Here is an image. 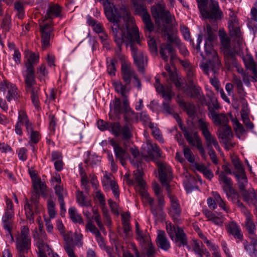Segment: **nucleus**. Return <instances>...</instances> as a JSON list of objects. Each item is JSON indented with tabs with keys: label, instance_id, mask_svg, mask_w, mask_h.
<instances>
[{
	"label": "nucleus",
	"instance_id": "f3484780",
	"mask_svg": "<svg viewBox=\"0 0 257 257\" xmlns=\"http://www.w3.org/2000/svg\"><path fill=\"white\" fill-rule=\"evenodd\" d=\"M40 32L41 34V45L43 50H46L50 46V40L52 36L53 28L51 20L45 22L43 20L40 23Z\"/></svg>",
	"mask_w": 257,
	"mask_h": 257
},
{
	"label": "nucleus",
	"instance_id": "c9c22d12",
	"mask_svg": "<svg viewBox=\"0 0 257 257\" xmlns=\"http://www.w3.org/2000/svg\"><path fill=\"white\" fill-rule=\"evenodd\" d=\"M158 246L161 249L167 251L171 247L170 241L166 236L164 231L160 230L157 237Z\"/></svg>",
	"mask_w": 257,
	"mask_h": 257
},
{
	"label": "nucleus",
	"instance_id": "b1692460",
	"mask_svg": "<svg viewBox=\"0 0 257 257\" xmlns=\"http://www.w3.org/2000/svg\"><path fill=\"white\" fill-rule=\"evenodd\" d=\"M101 182L103 189L105 191H109L111 189L115 197L118 198L119 195L118 186L115 181L111 180L110 174H105L102 179Z\"/></svg>",
	"mask_w": 257,
	"mask_h": 257
},
{
	"label": "nucleus",
	"instance_id": "e2e57ef3",
	"mask_svg": "<svg viewBox=\"0 0 257 257\" xmlns=\"http://www.w3.org/2000/svg\"><path fill=\"white\" fill-rule=\"evenodd\" d=\"M242 78L243 82L247 87H249L250 86L251 80L253 81H257V76L255 77L254 75L251 76L247 72L246 73H243V76H242Z\"/></svg>",
	"mask_w": 257,
	"mask_h": 257
},
{
	"label": "nucleus",
	"instance_id": "a18cd8bd",
	"mask_svg": "<svg viewBox=\"0 0 257 257\" xmlns=\"http://www.w3.org/2000/svg\"><path fill=\"white\" fill-rule=\"evenodd\" d=\"M136 233L137 234L136 239L139 242L141 246H144L151 242L148 232L146 230H141Z\"/></svg>",
	"mask_w": 257,
	"mask_h": 257
},
{
	"label": "nucleus",
	"instance_id": "ddd939ff",
	"mask_svg": "<svg viewBox=\"0 0 257 257\" xmlns=\"http://www.w3.org/2000/svg\"><path fill=\"white\" fill-rule=\"evenodd\" d=\"M131 2L135 9V14L141 16L146 30L150 33L152 32L154 26L146 6L143 3L139 2L138 0H132Z\"/></svg>",
	"mask_w": 257,
	"mask_h": 257
},
{
	"label": "nucleus",
	"instance_id": "5fc2aeb1",
	"mask_svg": "<svg viewBox=\"0 0 257 257\" xmlns=\"http://www.w3.org/2000/svg\"><path fill=\"white\" fill-rule=\"evenodd\" d=\"M212 195L215 199L216 202L219 206L224 211L228 212L229 209L227 206H226L225 202L222 200L219 194L217 192L213 191L212 192Z\"/></svg>",
	"mask_w": 257,
	"mask_h": 257
},
{
	"label": "nucleus",
	"instance_id": "2f4dec72",
	"mask_svg": "<svg viewBox=\"0 0 257 257\" xmlns=\"http://www.w3.org/2000/svg\"><path fill=\"white\" fill-rule=\"evenodd\" d=\"M109 117L111 119H114V116H118L122 113V109L121 106V102L119 98H115L110 103Z\"/></svg>",
	"mask_w": 257,
	"mask_h": 257
},
{
	"label": "nucleus",
	"instance_id": "774afa93",
	"mask_svg": "<svg viewBox=\"0 0 257 257\" xmlns=\"http://www.w3.org/2000/svg\"><path fill=\"white\" fill-rule=\"evenodd\" d=\"M55 190L56 195L58 196V200L64 199V197L67 195L66 191L60 185H56Z\"/></svg>",
	"mask_w": 257,
	"mask_h": 257
},
{
	"label": "nucleus",
	"instance_id": "39448f33",
	"mask_svg": "<svg viewBox=\"0 0 257 257\" xmlns=\"http://www.w3.org/2000/svg\"><path fill=\"white\" fill-rule=\"evenodd\" d=\"M252 218V215L249 212L246 213L245 227L247 232L250 244L247 240H245L243 241V245L244 249L248 252L251 257H257L256 226Z\"/></svg>",
	"mask_w": 257,
	"mask_h": 257
},
{
	"label": "nucleus",
	"instance_id": "dca6fc26",
	"mask_svg": "<svg viewBox=\"0 0 257 257\" xmlns=\"http://www.w3.org/2000/svg\"><path fill=\"white\" fill-rule=\"evenodd\" d=\"M30 231L28 227L23 226L21 227V233L16 238V248L20 252H23L29 249L31 245Z\"/></svg>",
	"mask_w": 257,
	"mask_h": 257
},
{
	"label": "nucleus",
	"instance_id": "e433bc0d",
	"mask_svg": "<svg viewBox=\"0 0 257 257\" xmlns=\"http://www.w3.org/2000/svg\"><path fill=\"white\" fill-rule=\"evenodd\" d=\"M154 86L156 91L161 94L163 98L168 97L169 100L172 99V92L171 89L168 88L166 89L164 86L161 84L160 79L157 75L155 77Z\"/></svg>",
	"mask_w": 257,
	"mask_h": 257
},
{
	"label": "nucleus",
	"instance_id": "9d476101",
	"mask_svg": "<svg viewBox=\"0 0 257 257\" xmlns=\"http://www.w3.org/2000/svg\"><path fill=\"white\" fill-rule=\"evenodd\" d=\"M166 228L170 238L177 246H184L187 245V236L182 228L175 225L170 222H167Z\"/></svg>",
	"mask_w": 257,
	"mask_h": 257
},
{
	"label": "nucleus",
	"instance_id": "69168bd1",
	"mask_svg": "<svg viewBox=\"0 0 257 257\" xmlns=\"http://www.w3.org/2000/svg\"><path fill=\"white\" fill-rule=\"evenodd\" d=\"M116 60L115 59L110 60V63L107 65V71L108 74L111 76H115V64Z\"/></svg>",
	"mask_w": 257,
	"mask_h": 257
},
{
	"label": "nucleus",
	"instance_id": "052dcab7",
	"mask_svg": "<svg viewBox=\"0 0 257 257\" xmlns=\"http://www.w3.org/2000/svg\"><path fill=\"white\" fill-rule=\"evenodd\" d=\"M15 9L17 12V16L18 18L20 19H23L25 15L23 4L20 2H16L15 3Z\"/></svg>",
	"mask_w": 257,
	"mask_h": 257
},
{
	"label": "nucleus",
	"instance_id": "bf43d9fd",
	"mask_svg": "<svg viewBox=\"0 0 257 257\" xmlns=\"http://www.w3.org/2000/svg\"><path fill=\"white\" fill-rule=\"evenodd\" d=\"M76 200L81 206L88 207L90 205L89 201H85V197L82 192H79L76 195Z\"/></svg>",
	"mask_w": 257,
	"mask_h": 257
},
{
	"label": "nucleus",
	"instance_id": "603ef678",
	"mask_svg": "<svg viewBox=\"0 0 257 257\" xmlns=\"http://www.w3.org/2000/svg\"><path fill=\"white\" fill-rule=\"evenodd\" d=\"M243 198L244 200L248 203L254 205L257 204V191L250 193L245 192L243 194Z\"/></svg>",
	"mask_w": 257,
	"mask_h": 257
},
{
	"label": "nucleus",
	"instance_id": "8fccbe9b",
	"mask_svg": "<svg viewBox=\"0 0 257 257\" xmlns=\"http://www.w3.org/2000/svg\"><path fill=\"white\" fill-rule=\"evenodd\" d=\"M130 152L134 159L136 160V163L135 162L134 160H131L132 164L134 165H136L137 167H139L138 163L140 162L142 159V155H141L139 150L138 148L134 147L130 148Z\"/></svg>",
	"mask_w": 257,
	"mask_h": 257
},
{
	"label": "nucleus",
	"instance_id": "393cba45",
	"mask_svg": "<svg viewBox=\"0 0 257 257\" xmlns=\"http://www.w3.org/2000/svg\"><path fill=\"white\" fill-rule=\"evenodd\" d=\"M226 230L227 233L236 240L237 243L243 240V235L241 228L235 221L228 222L226 225Z\"/></svg>",
	"mask_w": 257,
	"mask_h": 257
},
{
	"label": "nucleus",
	"instance_id": "1a4fd4ad",
	"mask_svg": "<svg viewBox=\"0 0 257 257\" xmlns=\"http://www.w3.org/2000/svg\"><path fill=\"white\" fill-rule=\"evenodd\" d=\"M223 171L220 173V183H223L222 189L225 192L228 199L233 200L237 197L236 192L232 187V182L230 178L227 175H233L234 172L231 170L228 164H223L222 166Z\"/></svg>",
	"mask_w": 257,
	"mask_h": 257
},
{
	"label": "nucleus",
	"instance_id": "bb28decb",
	"mask_svg": "<svg viewBox=\"0 0 257 257\" xmlns=\"http://www.w3.org/2000/svg\"><path fill=\"white\" fill-rule=\"evenodd\" d=\"M14 216V213L5 212L2 217L4 227L8 231L6 236L10 238L12 242L14 241V239L11 233L12 218Z\"/></svg>",
	"mask_w": 257,
	"mask_h": 257
},
{
	"label": "nucleus",
	"instance_id": "de8ad7c7",
	"mask_svg": "<svg viewBox=\"0 0 257 257\" xmlns=\"http://www.w3.org/2000/svg\"><path fill=\"white\" fill-rule=\"evenodd\" d=\"M138 171L140 172V173H141V178H142V180L143 181L144 186V188H145V182H144V180L143 179V172L141 170H140L138 168L136 170L134 171L133 180L131 179L130 178L129 174H126L124 176V180L126 181V183L129 185H134V186H135V188L136 190V187L138 185V183L136 182V179H135V175L136 174V172H138Z\"/></svg>",
	"mask_w": 257,
	"mask_h": 257
},
{
	"label": "nucleus",
	"instance_id": "37998d69",
	"mask_svg": "<svg viewBox=\"0 0 257 257\" xmlns=\"http://www.w3.org/2000/svg\"><path fill=\"white\" fill-rule=\"evenodd\" d=\"M147 146L149 149L148 152V156L151 159H154L155 157L159 158L161 157L162 152L157 144L148 143Z\"/></svg>",
	"mask_w": 257,
	"mask_h": 257
},
{
	"label": "nucleus",
	"instance_id": "338daca9",
	"mask_svg": "<svg viewBox=\"0 0 257 257\" xmlns=\"http://www.w3.org/2000/svg\"><path fill=\"white\" fill-rule=\"evenodd\" d=\"M194 146H195L198 150L202 158L205 160H206L207 156L206 154L205 150L203 147L202 143L200 139H198L197 142H196Z\"/></svg>",
	"mask_w": 257,
	"mask_h": 257
},
{
	"label": "nucleus",
	"instance_id": "f03ea898",
	"mask_svg": "<svg viewBox=\"0 0 257 257\" xmlns=\"http://www.w3.org/2000/svg\"><path fill=\"white\" fill-rule=\"evenodd\" d=\"M116 33L113 34L114 42L116 38ZM117 37L122 40V44L124 43L126 46H129L132 51V54L135 64L138 68V70L140 72H144V68L147 63V57L145 56L144 53L139 51L135 46V44H140V40L138 27L133 26L132 29H127V35H125V33L122 31L118 32Z\"/></svg>",
	"mask_w": 257,
	"mask_h": 257
},
{
	"label": "nucleus",
	"instance_id": "a878e982",
	"mask_svg": "<svg viewBox=\"0 0 257 257\" xmlns=\"http://www.w3.org/2000/svg\"><path fill=\"white\" fill-rule=\"evenodd\" d=\"M4 89L7 90L6 97L8 101L11 102L13 100L17 101L20 97L18 89L15 84L5 82Z\"/></svg>",
	"mask_w": 257,
	"mask_h": 257
},
{
	"label": "nucleus",
	"instance_id": "5701e85b",
	"mask_svg": "<svg viewBox=\"0 0 257 257\" xmlns=\"http://www.w3.org/2000/svg\"><path fill=\"white\" fill-rule=\"evenodd\" d=\"M33 236L34 239L35 245L38 249L47 248L48 254L50 255V252H52V249L50 248L47 244L46 240L47 238L45 231L42 229L38 231L37 229H36L33 232Z\"/></svg>",
	"mask_w": 257,
	"mask_h": 257
},
{
	"label": "nucleus",
	"instance_id": "49530a36",
	"mask_svg": "<svg viewBox=\"0 0 257 257\" xmlns=\"http://www.w3.org/2000/svg\"><path fill=\"white\" fill-rule=\"evenodd\" d=\"M68 214L71 220L74 223H78L79 224L84 223L81 216L77 212L75 207L71 206L68 209Z\"/></svg>",
	"mask_w": 257,
	"mask_h": 257
},
{
	"label": "nucleus",
	"instance_id": "79ce46f5",
	"mask_svg": "<svg viewBox=\"0 0 257 257\" xmlns=\"http://www.w3.org/2000/svg\"><path fill=\"white\" fill-rule=\"evenodd\" d=\"M232 136L231 129L228 125H224L220 128L219 138L222 140L223 142L229 141Z\"/></svg>",
	"mask_w": 257,
	"mask_h": 257
},
{
	"label": "nucleus",
	"instance_id": "f704fd0d",
	"mask_svg": "<svg viewBox=\"0 0 257 257\" xmlns=\"http://www.w3.org/2000/svg\"><path fill=\"white\" fill-rule=\"evenodd\" d=\"M242 59L246 68L251 70L253 75L257 77V66L251 54H247L243 56Z\"/></svg>",
	"mask_w": 257,
	"mask_h": 257
},
{
	"label": "nucleus",
	"instance_id": "4468645a",
	"mask_svg": "<svg viewBox=\"0 0 257 257\" xmlns=\"http://www.w3.org/2000/svg\"><path fill=\"white\" fill-rule=\"evenodd\" d=\"M209 123L203 119L198 120V127L201 131L206 142L207 149H213L212 146L219 152L221 151L218 143L215 137L213 136L209 131Z\"/></svg>",
	"mask_w": 257,
	"mask_h": 257
},
{
	"label": "nucleus",
	"instance_id": "6e6552de",
	"mask_svg": "<svg viewBox=\"0 0 257 257\" xmlns=\"http://www.w3.org/2000/svg\"><path fill=\"white\" fill-rule=\"evenodd\" d=\"M24 77L26 90L30 94L32 102L35 108H38L40 104V89L39 86L37 85L34 69L29 67L28 69H26L25 74H24Z\"/></svg>",
	"mask_w": 257,
	"mask_h": 257
},
{
	"label": "nucleus",
	"instance_id": "0e129e2a",
	"mask_svg": "<svg viewBox=\"0 0 257 257\" xmlns=\"http://www.w3.org/2000/svg\"><path fill=\"white\" fill-rule=\"evenodd\" d=\"M29 120V119L26 112L23 110H20L17 123L22 125V124L26 123Z\"/></svg>",
	"mask_w": 257,
	"mask_h": 257
},
{
	"label": "nucleus",
	"instance_id": "4d7b16f0",
	"mask_svg": "<svg viewBox=\"0 0 257 257\" xmlns=\"http://www.w3.org/2000/svg\"><path fill=\"white\" fill-rule=\"evenodd\" d=\"M85 228L86 230L89 231L93 234L95 235V237L100 234L99 230L97 229L95 225L93 224L91 220L87 221L85 226Z\"/></svg>",
	"mask_w": 257,
	"mask_h": 257
},
{
	"label": "nucleus",
	"instance_id": "13d9d810",
	"mask_svg": "<svg viewBox=\"0 0 257 257\" xmlns=\"http://www.w3.org/2000/svg\"><path fill=\"white\" fill-rule=\"evenodd\" d=\"M37 73L39 75L40 81H45L44 78L47 76L48 73L45 65L42 64L37 68Z\"/></svg>",
	"mask_w": 257,
	"mask_h": 257
},
{
	"label": "nucleus",
	"instance_id": "aec40b11",
	"mask_svg": "<svg viewBox=\"0 0 257 257\" xmlns=\"http://www.w3.org/2000/svg\"><path fill=\"white\" fill-rule=\"evenodd\" d=\"M112 85L114 87L115 91L117 93H120L123 97V108H122V113L124 112V113H127L128 112H131L133 113L134 112L130 107L128 100L126 96V94L130 91V88H127L125 85H123L120 81L118 80L113 81Z\"/></svg>",
	"mask_w": 257,
	"mask_h": 257
},
{
	"label": "nucleus",
	"instance_id": "20e7f679",
	"mask_svg": "<svg viewBox=\"0 0 257 257\" xmlns=\"http://www.w3.org/2000/svg\"><path fill=\"white\" fill-rule=\"evenodd\" d=\"M135 179L138 183V185L136 187V191L140 194L143 201L150 205L151 211L155 217L158 218H162L164 214L163 212L165 205L164 197L163 196H159L158 205H155L153 199L150 196L144 188V183L141 178V174L140 172L138 171L136 172Z\"/></svg>",
	"mask_w": 257,
	"mask_h": 257
},
{
	"label": "nucleus",
	"instance_id": "7ed1b4c3",
	"mask_svg": "<svg viewBox=\"0 0 257 257\" xmlns=\"http://www.w3.org/2000/svg\"><path fill=\"white\" fill-rule=\"evenodd\" d=\"M152 14L155 19L157 24L160 27L162 32L167 35L168 41L173 42V39L170 35L169 25L171 23L172 17L168 10H166V5L163 0H159L152 7Z\"/></svg>",
	"mask_w": 257,
	"mask_h": 257
},
{
	"label": "nucleus",
	"instance_id": "c85d7f7f",
	"mask_svg": "<svg viewBox=\"0 0 257 257\" xmlns=\"http://www.w3.org/2000/svg\"><path fill=\"white\" fill-rule=\"evenodd\" d=\"M160 55L163 59L167 62L169 56H170L171 59L175 58V52L172 46L170 44H162L160 47Z\"/></svg>",
	"mask_w": 257,
	"mask_h": 257
},
{
	"label": "nucleus",
	"instance_id": "58836bf2",
	"mask_svg": "<svg viewBox=\"0 0 257 257\" xmlns=\"http://www.w3.org/2000/svg\"><path fill=\"white\" fill-rule=\"evenodd\" d=\"M186 94L189 97L198 99L202 105L206 103L205 98L202 94L200 87L189 88L186 91Z\"/></svg>",
	"mask_w": 257,
	"mask_h": 257
},
{
	"label": "nucleus",
	"instance_id": "0eeeda50",
	"mask_svg": "<svg viewBox=\"0 0 257 257\" xmlns=\"http://www.w3.org/2000/svg\"><path fill=\"white\" fill-rule=\"evenodd\" d=\"M201 15L204 19L216 21L223 16L218 2L215 0H196Z\"/></svg>",
	"mask_w": 257,
	"mask_h": 257
},
{
	"label": "nucleus",
	"instance_id": "864d4df0",
	"mask_svg": "<svg viewBox=\"0 0 257 257\" xmlns=\"http://www.w3.org/2000/svg\"><path fill=\"white\" fill-rule=\"evenodd\" d=\"M164 98V101L162 103V111L163 112L166 113L168 114H172L174 113V106L171 105L169 103V101L171 100V99L169 100L168 97H166Z\"/></svg>",
	"mask_w": 257,
	"mask_h": 257
},
{
	"label": "nucleus",
	"instance_id": "c756f323",
	"mask_svg": "<svg viewBox=\"0 0 257 257\" xmlns=\"http://www.w3.org/2000/svg\"><path fill=\"white\" fill-rule=\"evenodd\" d=\"M25 57L27 59L25 63L26 68L28 69L29 67L34 69V65L38 63L40 56L38 53H34L29 50H26L24 52Z\"/></svg>",
	"mask_w": 257,
	"mask_h": 257
},
{
	"label": "nucleus",
	"instance_id": "09e8293b",
	"mask_svg": "<svg viewBox=\"0 0 257 257\" xmlns=\"http://www.w3.org/2000/svg\"><path fill=\"white\" fill-rule=\"evenodd\" d=\"M238 182L239 188L242 191V195L245 192H247L245 190V187L247 184V177L245 174L240 175L237 177H235Z\"/></svg>",
	"mask_w": 257,
	"mask_h": 257
},
{
	"label": "nucleus",
	"instance_id": "680f3d73",
	"mask_svg": "<svg viewBox=\"0 0 257 257\" xmlns=\"http://www.w3.org/2000/svg\"><path fill=\"white\" fill-rule=\"evenodd\" d=\"M183 153L185 158L189 162L193 163L194 162V156L191 150L189 148L184 146L183 149Z\"/></svg>",
	"mask_w": 257,
	"mask_h": 257
},
{
	"label": "nucleus",
	"instance_id": "4be33fe9",
	"mask_svg": "<svg viewBox=\"0 0 257 257\" xmlns=\"http://www.w3.org/2000/svg\"><path fill=\"white\" fill-rule=\"evenodd\" d=\"M160 180L163 185L166 187V190L169 192V183L172 179V170L170 166L164 163L158 164Z\"/></svg>",
	"mask_w": 257,
	"mask_h": 257
},
{
	"label": "nucleus",
	"instance_id": "4c0bfd02",
	"mask_svg": "<svg viewBox=\"0 0 257 257\" xmlns=\"http://www.w3.org/2000/svg\"><path fill=\"white\" fill-rule=\"evenodd\" d=\"M110 145L113 147L115 157L118 159L128 158L129 155L127 152L123 149L119 144L113 140L110 141Z\"/></svg>",
	"mask_w": 257,
	"mask_h": 257
},
{
	"label": "nucleus",
	"instance_id": "2eb2a0df",
	"mask_svg": "<svg viewBox=\"0 0 257 257\" xmlns=\"http://www.w3.org/2000/svg\"><path fill=\"white\" fill-rule=\"evenodd\" d=\"M229 16L230 19L228 21V28L230 35L234 37L235 40L236 41L238 46H240L242 44V33L240 31V27L238 25V20L236 18L234 12L229 9Z\"/></svg>",
	"mask_w": 257,
	"mask_h": 257
},
{
	"label": "nucleus",
	"instance_id": "a211bd4d",
	"mask_svg": "<svg viewBox=\"0 0 257 257\" xmlns=\"http://www.w3.org/2000/svg\"><path fill=\"white\" fill-rule=\"evenodd\" d=\"M170 199V207L169 209V214L174 223L179 224L181 221L182 209L178 199L168 192Z\"/></svg>",
	"mask_w": 257,
	"mask_h": 257
},
{
	"label": "nucleus",
	"instance_id": "3c124183",
	"mask_svg": "<svg viewBox=\"0 0 257 257\" xmlns=\"http://www.w3.org/2000/svg\"><path fill=\"white\" fill-rule=\"evenodd\" d=\"M92 212L93 213V218L95 221L97 226L99 228L100 230L104 233H106L105 228L103 224L101 221L100 215L98 212V209L96 208H92Z\"/></svg>",
	"mask_w": 257,
	"mask_h": 257
},
{
	"label": "nucleus",
	"instance_id": "9b49d317",
	"mask_svg": "<svg viewBox=\"0 0 257 257\" xmlns=\"http://www.w3.org/2000/svg\"><path fill=\"white\" fill-rule=\"evenodd\" d=\"M120 17L118 21V29L120 31L127 35L128 29H132L133 26L137 27L133 22V17L131 15L130 8L128 5L122 4L119 9H117Z\"/></svg>",
	"mask_w": 257,
	"mask_h": 257
},
{
	"label": "nucleus",
	"instance_id": "72a5a7b5",
	"mask_svg": "<svg viewBox=\"0 0 257 257\" xmlns=\"http://www.w3.org/2000/svg\"><path fill=\"white\" fill-rule=\"evenodd\" d=\"M181 130L184 133V135L188 142V143L192 146H195L197 140L200 139L197 132H193L191 130H188L182 125L180 126Z\"/></svg>",
	"mask_w": 257,
	"mask_h": 257
},
{
	"label": "nucleus",
	"instance_id": "7c9ffc66",
	"mask_svg": "<svg viewBox=\"0 0 257 257\" xmlns=\"http://www.w3.org/2000/svg\"><path fill=\"white\" fill-rule=\"evenodd\" d=\"M209 116L216 125L226 124L228 121V118L224 113H218L213 109L209 110Z\"/></svg>",
	"mask_w": 257,
	"mask_h": 257
},
{
	"label": "nucleus",
	"instance_id": "423d86ee",
	"mask_svg": "<svg viewBox=\"0 0 257 257\" xmlns=\"http://www.w3.org/2000/svg\"><path fill=\"white\" fill-rule=\"evenodd\" d=\"M122 40L119 38H115V43L117 47L115 49V54L117 58L121 61V74L122 78L125 83L123 85L126 86L127 88L131 89L130 86L132 79L134 80L138 76L134 69L132 66L131 63L126 61L125 56L121 54Z\"/></svg>",
	"mask_w": 257,
	"mask_h": 257
},
{
	"label": "nucleus",
	"instance_id": "6ab92c4d",
	"mask_svg": "<svg viewBox=\"0 0 257 257\" xmlns=\"http://www.w3.org/2000/svg\"><path fill=\"white\" fill-rule=\"evenodd\" d=\"M108 131L115 137H121L123 140L130 139L133 136L128 125L121 126L118 122H110Z\"/></svg>",
	"mask_w": 257,
	"mask_h": 257
},
{
	"label": "nucleus",
	"instance_id": "cd10ccee",
	"mask_svg": "<svg viewBox=\"0 0 257 257\" xmlns=\"http://www.w3.org/2000/svg\"><path fill=\"white\" fill-rule=\"evenodd\" d=\"M191 245L192 250L194 252L196 257H203L204 255L207 256L210 255L209 252L201 241L194 240Z\"/></svg>",
	"mask_w": 257,
	"mask_h": 257
},
{
	"label": "nucleus",
	"instance_id": "6e6d98bb",
	"mask_svg": "<svg viewBox=\"0 0 257 257\" xmlns=\"http://www.w3.org/2000/svg\"><path fill=\"white\" fill-rule=\"evenodd\" d=\"M144 248V250H146L147 257H155L156 254V250L151 242L148 244H146L144 246H142Z\"/></svg>",
	"mask_w": 257,
	"mask_h": 257
},
{
	"label": "nucleus",
	"instance_id": "c03bdc74",
	"mask_svg": "<svg viewBox=\"0 0 257 257\" xmlns=\"http://www.w3.org/2000/svg\"><path fill=\"white\" fill-rule=\"evenodd\" d=\"M231 162L235 170V171L233 172L234 177H237L239 175L245 174L243 166L238 157H232Z\"/></svg>",
	"mask_w": 257,
	"mask_h": 257
},
{
	"label": "nucleus",
	"instance_id": "a19ab883",
	"mask_svg": "<svg viewBox=\"0 0 257 257\" xmlns=\"http://www.w3.org/2000/svg\"><path fill=\"white\" fill-rule=\"evenodd\" d=\"M32 180L33 187L36 193V196L39 197L40 194L42 195L44 193L46 185L37 177H32Z\"/></svg>",
	"mask_w": 257,
	"mask_h": 257
},
{
	"label": "nucleus",
	"instance_id": "473e14b6",
	"mask_svg": "<svg viewBox=\"0 0 257 257\" xmlns=\"http://www.w3.org/2000/svg\"><path fill=\"white\" fill-rule=\"evenodd\" d=\"M61 7L59 5L50 3L49 5L47 10L46 16L44 20L45 22H46L47 18L50 19H53L55 17H59L61 14Z\"/></svg>",
	"mask_w": 257,
	"mask_h": 257
},
{
	"label": "nucleus",
	"instance_id": "ea45409f",
	"mask_svg": "<svg viewBox=\"0 0 257 257\" xmlns=\"http://www.w3.org/2000/svg\"><path fill=\"white\" fill-rule=\"evenodd\" d=\"M203 213L208 221H211L216 225H221L223 222V217L219 214H215L208 209L203 210Z\"/></svg>",
	"mask_w": 257,
	"mask_h": 257
},
{
	"label": "nucleus",
	"instance_id": "f257e3e1",
	"mask_svg": "<svg viewBox=\"0 0 257 257\" xmlns=\"http://www.w3.org/2000/svg\"><path fill=\"white\" fill-rule=\"evenodd\" d=\"M217 30L216 25H214L212 28L209 24L204 28L205 36L204 49L207 56L212 59L207 62H203L200 64V67L203 72L209 76L212 72L215 75L221 67V63L217 52L213 48V44L216 39V31Z\"/></svg>",
	"mask_w": 257,
	"mask_h": 257
},
{
	"label": "nucleus",
	"instance_id": "412c9836",
	"mask_svg": "<svg viewBox=\"0 0 257 257\" xmlns=\"http://www.w3.org/2000/svg\"><path fill=\"white\" fill-rule=\"evenodd\" d=\"M39 197L33 196L30 200L26 198L24 201V210L27 219L30 223L34 222L33 209L35 208V211H38L40 208L39 204Z\"/></svg>",
	"mask_w": 257,
	"mask_h": 257
},
{
	"label": "nucleus",
	"instance_id": "f8f14e48",
	"mask_svg": "<svg viewBox=\"0 0 257 257\" xmlns=\"http://www.w3.org/2000/svg\"><path fill=\"white\" fill-rule=\"evenodd\" d=\"M219 37L224 53H226L225 64L228 66V68L232 66H236V62L235 59V53L236 50L233 49L232 52H230V39L227 35L223 30H219Z\"/></svg>",
	"mask_w": 257,
	"mask_h": 257
}]
</instances>
